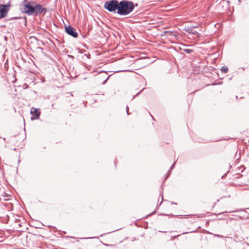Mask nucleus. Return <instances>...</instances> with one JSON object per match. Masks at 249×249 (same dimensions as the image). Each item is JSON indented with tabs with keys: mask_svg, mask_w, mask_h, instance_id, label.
Listing matches in <instances>:
<instances>
[{
	"mask_svg": "<svg viewBox=\"0 0 249 249\" xmlns=\"http://www.w3.org/2000/svg\"><path fill=\"white\" fill-rule=\"evenodd\" d=\"M138 5V3H134L132 1L122 0L119 2L117 14L120 16H127L134 10L135 7Z\"/></svg>",
	"mask_w": 249,
	"mask_h": 249,
	"instance_id": "f257e3e1",
	"label": "nucleus"
},
{
	"mask_svg": "<svg viewBox=\"0 0 249 249\" xmlns=\"http://www.w3.org/2000/svg\"><path fill=\"white\" fill-rule=\"evenodd\" d=\"M34 1H28V0H23L19 4L20 10L23 13L31 16L33 10Z\"/></svg>",
	"mask_w": 249,
	"mask_h": 249,
	"instance_id": "f03ea898",
	"label": "nucleus"
},
{
	"mask_svg": "<svg viewBox=\"0 0 249 249\" xmlns=\"http://www.w3.org/2000/svg\"><path fill=\"white\" fill-rule=\"evenodd\" d=\"M119 2L117 0H107L104 3V8L109 12L117 14Z\"/></svg>",
	"mask_w": 249,
	"mask_h": 249,
	"instance_id": "7ed1b4c3",
	"label": "nucleus"
},
{
	"mask_svg": "<svg viewBox=\"0 0 249 249\" xmlns=\"http://www.w3.org/2000/svg\"><path fill=\"white\" fill-rule=\"evenodd\" d=\"M47 11V9L46 8L43 7L42 5L37 3L35 1L31 15L38 16L41 14L45 15Z\"/></svg>",
	"mask_w": 249,
	"mask_h": 249,
	"instance_id": "20e7f679",
	"label": "nucleus"
},
{
	"mask_svg": "<svg viewBox=\"0 0 249 249\" xmlns=\"http://www.w3.org/2000/svg\"><path fill=\"white\" fill-rule=\"evenodd\" d=\"M10 6V3L0 4V19L7 16Z\"/></svg>",
	"mask_w": 249,
	"mask_h": 249,
	"instance_id": "39448f33",
	"label": "nucleus"
},
{
	"mask_svg": "<svg viewBox=\"0 0 249 249\" xmlns=\"http://www.w3.org/2000/svg\"><path fill=\"white\" fill-rule=\"evenodd\" d=\"M65 30L66 33L69 35L74 38H77L78 37V33L76 32L75 29L71 26H65Z\"/></svg>",
	"mask_w": 249,
	"mask_h": 249,
	"instance_id": "423d86ee",
	"label": "nucleus"
},
{
	"mask_svg": "<svg viewBox=\"0 0 249 249\" xmlns=\"http://www.w3.org/2000/svg\"><path fill=\"white\" fill-rule=\"evenodd\" d=\"M31 114L34 116L35 118H34V117H31L32 120H34L35 119H38L40 115V112L39 110L38 109L35 108L34 107H32L31 110Z\"/></svg>",
	"mask_w": 249,
	"mask_h": 249,
	"instance_id": "0eeeda50",
	"label": "nucleus"
},
{
	"mask_svg": "<svg viewBox=\"0 0 249 249\" xmlns=\"http://www.w3.org/2000/svg\"><path fill=\"white\" fill-rule=\"evenodd\" d=\"M235 212H242L241 215L240 217L242 218L245 219H249V213H248L247 211H246L245 209H238L234 211Z\"/></svg>",
	"mask_w": 249,
	"mask_h": 249,
	"instance_id": "6e6552de",
	"label": "nucleus"
},
{
	"mask_svg": "<svg viewBox=\"0 0 249 249\" xmlns=\"http://www.w3.org/2000/svg\"><path fill=\"white\" fill-rule=\"evenodd\" d=\"M196 27V26H191L188 27L184 28V30L187 32L188 34H192L195 35H197L198 34L197 31L195 30L194 28Z\"/></svg>",
	"mask_w": 249,
	"mask_h": 249,
	"instance_id": "1a4fd4ad",
	"label": "nucleus"
},
{
	"mask_svg": "<svg viewBox=\"0 0 249 249\" xmlns=\"http://www.w3.org/2000/svg\"><path fill=\"white\" fill-rule=\"evenodd\" d=\"M19 19L22 20V22H20V23H23L24 25H26L27 24V18L26 17H14L9 18L10 20H15Z\"/></svg>",
	"mask_w": 249,
	"mask_h": 249,
	"instance_id": "9d476101",
	"label": "nucleus"
},
{
	"mask_svg": "<svg viewBox=\"0 0 249 249\" xmlns=\"http://www.w3.org/2000/svg\"><path fill=\"white\" fill-rule=\"evenodd\" d=\"M220 70L222 72L224 73H226L228 71V68L226 66H223L221 68Z\"/></svg>",
	"mask_w": 249,
	"mask_h": 249,
	"instance_id": "9b49d317",
	"label": "nucleus"
},
{
	"mask_svg": "<svg viewBox=\"0 0 249 249\" xmlns=\"http://www.w3.org/2000/svg\"><path fill=\"white\" fill-rule=\"evenodd\" d=\"M182 50L187 53H190L193 52V50L190 49H182Z\"/></svg>",
	"mask_w": 249,
	"mask_h": 249,
	"instance_id": "f8f14e48",
	"label": "nucleus"
},
{
	"mask_svg": "<svg viewBox=\"0 0 249 249\" xmlns=\"http://www.w3.org/2000/svg\"><path fill=\"white\" fill-rule=\"evenodd\" d=\"M170 170H169L166 175V176L165 178V180L166 179L170 176Z\"/></svg>",
	"mask_w": 249,
	"mask_h": 249,
	"instance_id": "ddd939ff",
	"label": "nucleus"
},
{
	"mask_svg": "<svg viewBox=\"0 0 249 249\" xmlns=\"http://www.w3.org/2000/svg\"><path fill=\"white\" fill-rule=\"evenodd\" d=\"M110 75L108 76L107 77V78L106 79H105V80L103 82V83H102V84H103V85H105V84L107 83V81L108 80V79H109V77H110Z\"/></svg>",
	"mask_w": 249,
	"mask_h": 249,
	"instance_id": "4468645a",
	"label": "nucleus"
},
{
	"mask_svg": "<svg viewBox=\"0 0 249 249\" xmlns=\"http://www.w3.org/2000/svg\"><path fill=\"white\" fill-rule=\"evenodd\" d=\"M144 89V88L142 89L139 92H138L137 94H136V95L134 96L133 98L134 97H135L136 96H138V95H139L141 93V92Z\"/></svg>",
	"mask_w": 249,
	"mask_h": 249,
	"instance_id": "2eb2a0df",
	"label": "nucleus"
},
{
	"mask_svg": "<svg viewBox=\"0 0 249 249\" xmlns=\"http://www.w3.org/2000/svg\"><path fill=\"white\" fill-rule=\"evenodd\" d=\"M215 236L217 237L218 238H224V236L219 234H215Z\"/></svg>",
	"mask_w": 249,
	"mask_h": 249,
	"instance_id": "dca6fc26",
	"label": "nucleus"
},
{
	"mask_svg": "<svg viewBox=\"0 0 249 249\" xmlns=\"http://www.w3.org/2000/svg\"><path fill=\"white\" fill-rule=\"evenodd\" d=\"M128 108H129L128 106H127L126 107V113H127V115L129 114V112L128 111Z\"/></svg>",
	"mask_w": 249,
	"mask_h": 249,
	"instance_id": "f3484780",
	"label": "nucleus"
},
{
	"mask_svg": "<svg viewBox=\"0 0 249 249\" xmlns=\"http://www.w3.org/2000/svg\"><path fill=\"white\" fill-rule=\"evenodd\" d=\"M175 165V162H174L173 163V164L171 165V166L170 167V170H172L174 168Z\"/></svg>",
	"mask_w": 249,
	"mask_h": 249,
	"instance_id": "a211bd4d",
	"label": "nucleus"
},
{
	"mask_svg": "<svg viewBox=\"0 0 249 249\" xmlns=\"http://www.w3.org/2000/svg\"><path fill=\"white\" fill-rule=\"evenodd\" d=\"M68 57L72 59H73L74 58V57L71 55H68Z\"/></svg>",
	"mask_w": 249,
	"mask_h": 249,
	"instance_id": "6ab92c4d",
	"label": "nucleus"
},
{
	"mask_svg": "<svg viewBox=\"0 0 249 249\" xmlns=\"http://www.w3.org/2000/svg\"><path fill=\"white\" fill-rule=\"evenodd\" d=\"M85 55L87 56V57L88 58H90V55L89 54H85Z\"/></svg>",
	"mask_w": 249,
	"mask_h": 249,
	"instance_id": "aec40b11",
	"label": "nucleus"
},
{
	"mask_svg": "<svg viewBox=\"0 0 249 249\" xmlns=\"http://www.w3.org/2000/svg\"><path fill=\"white\" fill-rule=\"evenodd\" d=\"M92 238H97V237H89V238H87L86 239H92Z\"/></svg>",
	"mask_w": 249,
	"mask_h": 249,
	"instance_id": "412c9836",
	"label": "nucleus"
},
{
	"mask_svg": "<svg viewBox=\"0 0 249 249\" xmlns=\"http://www.w3.org/2000/svg\"><path fill=\"white\" fill-rule=\"evenodd\" d=\"M154 213H155V212H154L152 213H150V215H152V214H153Z\"/></svg>",
	"mask_w": 249,
	"mask_h": 249,
	"instance_id": "4be33fe9",
	"label": "nucleus"
},
{
	"mask_svg": "<svg viewBox=\"0 0 249 249\" xmlns=\"http://www.w3.org/2000/svg\"><path fill=\"white\" fill-rule=\"evenodd\" d=\"M151 117H152V118L153 120H154L155 119H154V117H153V116H152V115H151Z\"/></svg>",
	"mask_w": 249,
	"mask_h": 249,
	"instance_id": "5701e85b",
	"label": "nucleus"
},
{
	"mask_svg": "<svg viewBox=\"0 0 249 249\" xmlns=\"http://www.w3.org/2000/svg\"><path fill=\"white\" fill-rule=\"evenodd\" d=\"M227 213V212H225L222 213Z\"/></svg>",
	"mask_w": 249,
	"mask_h": 249,
	"instance_id": "b1692460",
	"label": "nucleus"
},
{
	"mask_svg": "<svg viewBox=\"0 0 249 249\" xmlns=\"http://www.w3.org/2000/svg\"><path fill=\"white\" fill-rule=\"evenodd\" d=\"M228 249H231L230 247H228Z\"/></svg>",
	"mask_w": 249,
	"mask_h": 249,
	"instance_id": "393cba45",
	"label": "nucleus"
},
{
	"mask_svg": "<svg viewBox=\"0 0 249 249\" xmlns=\"http://www.w3.org/2000/svg\"><path fill=\"white\" fill-rule=\"evenodd\" d=\"M187 232H185V233H187ZM182 234H184V232H183Z\"/></svg>",
	"mask_w": 249,
	"mask_h": 249,
	"instance_id": "a878e982",
	"label": "nucleus"
},
{
	"mask_svg": "<svg viewBox=\"0 0 249 249\" xmlns=\"http://www.w3.org/2000/svg\"><path fill=\"white\" fill-rule=\"evenodd\" d=\"M71 238H74V237H71Z\"/></svg>",
	"mask_w": 249,
	"mask_h": 249,
	"instance_id": "bb28decb",
	"label": "nucleus"
},
{
	"mask_svg": "<svg viewBox=\"0 0 249 249\" xmlns=\"http://www.w3.org/2000/svg\"><path fill=\"white\" fill-rule=\"evenodd\" d=\"M238 1L239 2H241V0H238Z\"/></svg>",
	"mask_w": 249,
	"mask_h": 249,
	"instance_id": "cd10ccee",
	"label": "nucleus"
},
{
	"mask_svg": "<svg viewBox=\"0 0 249 249\" xmlns=\"http://www.w3.org/2000/svg\"><path fill=\"white\" fill-rule=\"evenodd\" d=\"M246 209H247V210H249V208H247Z\"/></svg>",
	"mask_w": 249,
	"mask_h": 249,
	"instance_id": "c85d7f7f",
	"label": "nucleus"
}]
</instances>
